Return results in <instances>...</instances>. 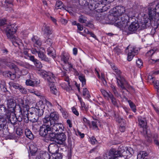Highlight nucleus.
I'll use <instances>...</instances> for the list:
<instances>
[{
    "mask_svg": "<svg viewBox=\"0 0 159 159\" xmlns=\"http://www.w3.org/2000/svg\"><path fill=\"white\" fill-rule=\"evenodd\" d=\"M148 16H144L143 22L141 23V29H144L149 27L152 23L157 22L159 20V2L155 4H150L148 8Z\"/></svg>",
    "mask_w": 159,
    "mask_h": 159,
    "instance_id": "nucleus-1",
    "label": "nucleus"
},
{
    "mask_svg": "<svg viewBox=\"0 0 159 159\" xmlns=\"http://www.w3.org/2000/svg\"><path fill=\"white\" fill-rule=\"evenodd\" d=\"M99 17L101 20L107 19V18L105 19L104 18L102 20L100 17ZM107 18H108L110 20L114 22L118 27L122 28L124 30L127 28L126 27L128 25L129 20V17L128 15L123 14V16H121L115 17L113 15H112L109 16Z\"/></svg>",
    "mask_w": 159,
    "mask_h": 159,
    "instance_id": "nucleus-2",
    "label": "nucleus"
},
{
    "mask_svg": "<svg viewBox=\"0 0 159 159\" xmlns=\"http://www.w3.org/2000/svg\"><path fill=\"white\" fill-rule=\"evenodd\" d=\"M16 30V27L14 24L7 25L5 29L7 37L11 41L13 44L16 47L22 44L21 40L14 35Z\"/></svg>",
    "mask_w": 159,
    "mask_h": 159,
    "instance_id": "nucleus-3",
    "label": "nucleus"
},
{
    "mask_svg": "<svg viewBox=\"0 0 159 159\" xmlns=\"http://www.w3.org/2000/svg\"><path fill=\"white\" fill-rule=\"evenodd\" d=\"M114 0H98L97 1L95 4V8H98L97 10L99 12H100V14L98 15V16L100 17L101 19H103L107 18L106 16V14L105 11H106L108 9V8L106 7V5L108 3L111 2H113Z\"/></svg>",
    "mask_w": 159,
    "mask_h": 159,
    "instance_id": "nucleus-4",
    "label": "nucleus"
},
{
    "mask_svg": "<svg viewBox=\"0 0 159 159\" xmlns=\"http://www.w3.org/2000/svg\"><path fill=\"white\" fill-rule=\"evenodd\" d=\"M20 115L22 117H23L24 121L28 123L29 120L30 121H34L37 119V117L34 120L33 118H30L31 117L29 114V112L28 111L29 106L26 102H25L23 100H21V102L20 103Z\"/></svg>",
    "mask_w": 159,
    "mask_h": 159,
    "instance_id": "nucleus-5",
    "label": "nucleus"
},
{
    "mask_svg": "<svg viewBox=\"0 0 159 159\" xmlns=\"http://www.w3.org/2000/svg\"><path fill=\"white\" fill-rule=\"evenodd\" d=\"M127 148L126 147L120 146L118 150H116L114 149L111 150L108 153L107 159H117V157L120 156L121 155L125 157H127V155L125 154Z\"/></svg>",
    "mask_w": 159,
    "mask_h": 159,
    "instance_id": "nucleus-6",
    "label": "nucleus"
},
{
    "mask_svg": "<svg viewBox=\"0 0 159 159\" xmlns=\"http://www.w3.org/2000/svg\"><path fill=\"white\" fill-rule=\"evenodd\" d=\"M44 124L40 127L39 129V134L42 136L47 135L48 132L50 131V126H51L48 123L49 120V116H46L43 120Z\"/></svg>",
    "mask_w": 159,
    "mask_h": 159,
    "instance_id": "nucleus-7",
    "label": "nucleus"
},
{
    "mask_svg": "<svg viewBox=\"0 0 159 159\" xmlns=\"http://www.w3.org/2000/svg\"><path fill=\"white\" fill-rule=\"evenodd\" d=\"M39 73L41 76L47 80L48 83L54 82L55 81L56 77L51 72H47L46 71L41 70L39 71Z\"/></svg>",
    "mask_w": 159,
    "mask_h": 159,
    "instance_id": "nucleus-8",
    "label": "nucleus"
},
{
    "mask_svg": "<svg viewBox=\"0 0 159 159\" xmlns=\"http://www.w3.org/2000/svg\"><path fill=\"white\" fill-rule=\"evenodd\" d=\"M139 124L140 126L143 128L144 133L146 134L145 138L147 141L148 142H151L152 141V137L151 134L146 130L147 123L144 120L139 119Z\"/></svg>",
    "mask_w": 159,
    "mask_h": 159,
    "instance_id": "nucleus-9",
    "label": "nucleus"
},
{
    "mask_svg": "<svg viewBox=\"0 0 159 159\" xmlns=\"http://www.w3.org/2000/svg\"><path fill=\"white\" fill-rule=\"evenodd\" d=\"M50 128L51 132L57 134L63 132L64 129V127L62 124L55 122L51 124Z\"/></svg>",
    "mask_w": 159,
    "mask_h": 159,
    "instance_id": "nucleus-10",
    "label": "nucleus"
},
{
    "mask_svg": "<svg viewBox=\"0 0 159 159\" xmlns=\"http://www.w3.org/2000/svg\"><path fill=\"white\" fill-rule=\"evenodd\" d=\"M49 112H50V115H47L49 116V118L48 123L51 125L52 124L58 121L59 119V116L57 112L54 111V110L52 108L50 109V111Z\"/></svg>",
    "mask_w": 159,
    "mask_h": 159,
    "instance_id": "nucleus-11",
    "label": "nucleus"
},
{
    "mask_svg": "<svg viewBox=\"0 0 159 159\" xmlns=\"http://www.w3.org/2000/svg\"><path fill=\"white\" fill-rule=\"evenodd\" d=\"M6 102L7 110L11 112L15 113L16 104L13 98L12 97L7 98Z\"/></svg>",
    "mask_w": 159,
    "mask_h": 159,
    "instance_id": "nucleus-12",
    "label": "nucleus"
},
{
    "mask_svg": "<svg viewBox=\"0 0 159 159\" xmlns=\"http://www.w3.org/2000/svg\"><path fill=\"white\" fill-rule=\"evenodd\" d=\"M61 75L64 77V80L67 83H64L61 84V86L63 89H65L67 91L70 92L72 90V87L69 85V77L67 75L65 71H63L61 73Z\"/></svg>",
    "mask_w": 159,
    "mask_h": 159,
    "instance_id": "nucleus-13",
    "label": "nucleus"
},
{
    "mask_svg": "<svg viewBox=\"0 0 159 159\" xmlns=\"http://www.w3.org/2000/svg\"><path fill=\"white\" fill-rule=\"evenodd\" d=\"M127 48L128 49L127 60L129 61H131L134 56L137 54L139 50L135 47L129 46Z\"/></svg>",
    "mask_w": 159,
    "mask_h": 159,
    "instance_id": "nucleus-14",
    "label": "nucleus"
},
{
    "mask_svg": "<svg viewBox=\"0 0 159 159\" xmlns=\"http://www.w3.org/2000/svg\"><path fill=\"white\" fill-rule=\"evenodd\" d=\"M66 139V135L62 132L58 134L57 135L55 142L58 144H61L65 141Z\"/></svg>",
    "mask_w": 159,
    "mask_h": 159,
    "instance_id": "nucleus-15",
    "label": "nucleus"
},
{
    "mask_svg": "<svg viewBox=\"0 0 159 159\" xmlns=\"http://www.w3.org/2000/svg\"><path fill=\"white\" fill-rule=\"evenodd\" d=\"M125 7L121 6H116L115 9L113 8V12L114 14H116V17L123 16L122 14L125 12Z\"/></svg>",
    "mask_w": 159,
    "mask_h": 159,
    "instance_id": "nucleus-16",
    "label": "nucleus"
},
{
    "mask_svg": "<svg viewBox=\"0 0 159 159\" xmlns=\"http://www.w3.org/2000/svg\"><path fill=\"white\" fill-rule=\"evenodd\" d=\"M7 123L6 119L3 117H0V134L5 135L6 134L4 133L5 129L4 127L6 126Z\"/></svg>",
    "mask_w": 159,
    "mask_h": 159,
    "instance_id": "nucleus-17",
    "label": "nucleus"
},
{
    "mask_svg": "<svg viewBox=\"0 0 159 159\" xmlns=\"http://www.w3.org/2000/svg\"><path fill=\"white\" fill-rule=\"evenodd\" d=\"M15 113H8L7 115V118L11 123L13 125H15L17 122V118L15 114Z\"/></svg>",
    "mask_w": 159,
    "mask_h": 159,
    "instance_id": "nucleus-18",
    "label": "nucleus"
},
{
    "mask_svg": "<svg viewBox=\"0 0 159 159\" xmlns=\"http://www.w3.org/2000/svg\"><path fill=\"white\" fill-rule=\"evenodd\" d=\"M48 150L51 153L55 154L58 152L59 147L56 143H51L48 146Z\"/></svg>",
    "mask_w": 159,
    "mask_h": 159,
    "instance_id": "nucleus-19",
    "label": "nucleus"
},
{
    "mask_svg": "<svg viewBox=\"0 0 159 159\" xmlns=\"http://www.w3.org/2000/svg\"><path fill=\"white\" fill-rule=\"evenodd\" d=\"M139 25L136 22H133L128 27L129 30L132 33H134L139 28Z\"/></svg>",
    "mask_w": 159,
    "mask_h": 159,
    "instance_id": "nucleus-20",
    "label": "nucleus"
},
{
    "mask_svg": "<svg viewBox=\"0 0 159 159\" xmlns=\"http://www.w3.org/2000/svg\"><path fill=\"white\" fill-rule=\"evenodd\" d=\"M79 0V3L80 4H81V5L84 7V8L85 7L86 9L88 8L90 10H93L94 9V7H93V6L91 4H89V2H88L89 0H83L82 2L81 3V1Z\"/></svg>",
    "mask_w": 159,
    "mask_h": 159,
    "instance_id": "nucleus-21",
    "label": "nucleus"
},
{
    "mask_svg": "<svg viewBox=\"0 0 159 159\" xmlns=\"http://www.w3.org/2000/svg\"><path fill=\"white\" fill-rule=\"evenodd\" d=\"M29 148L30 153L32 156L35 155L38 152L37 148L34 143H31L29 145Z\"/></svg>",
    "mask_w": 159,
    "mask_h": 159,
    "instance_id": "nucleus-22",
    "label": "nucleus"
},
{
    "mask_svg": "<svg viewBox=\"0 0 159 159\" xmlns=\"http://www.w3.org/2000/svg\"><path fill=\"white\" fill-rule=\"evenodd\" d=\"M30 60L33 61L35 66L38 68H41L42 66L41 62L39 60L35 58L33 56L30 57Z\"/></svg>",
    "mask_w": 159,
    "mask_h": 159,
    "instance_id": "nucleus-23",
    "label": "nucleus"
},
{
    "mask_svg": "<svg viewBox=\"0 0 159 159\" xmlns=\"http://www.w3.org/2000/svg\"><path fill=\"white\" fill-rule=\"evenodd\" d=\"M32 40L34 43V47L37 46L40 47L42 44L40 40L36 36H34L32 38Z\"/></svg>",
    "mask_w": 159,
    "mask_h": 159,
    "instance_id": "nucleus-24",
    "label": "nucleus"
},
{
    "mask_svg": "<svg viewBox=\"0 0 159 159\" xmlns=\"http://www.w3.org/2000/svg\"><path fill=\"white\" fill-rule=\"evenodd\" d=\"M3 75L6 77H8L10 78L11 80H14L16 77V75L13 73H12L10 71H6L4 72L3 73Z\"/></svg>",
    "mask_w": 159,
    "mask_h": 159,
    "instance_id": "nucleus-25",
    "label": "nucleus"
},
{
    "mask_svg": "<svg viewBox=\"0 0 159 159\" xmlns=\"http://www.w3.org/2000/svg\"><path fill=\"white\" fill-rule=\"evenodd\" d=\"M48 83V84L50 88L51 93L55 95L58 93V91L56 87L54 85V83Z\"/></svg>",
    "mask_w": 159,
    "mask_h": 159,
    "instance_id": "nucleus-26",
    "label": "nucleus"
},
{
    "mask_svg": "<svg viewBox=\"0 0 159 159\" xmlns=\"http://www.w3.org/2000/svg\"><path fill=\"white\" fill-rule=\"evenodd\" d=\"M11 59L10 58H7L4 61L6 65L9 66L10 68L14 69L16 66L14 64L12 63Z\"/></svg>",
    "mask_w": 159,
    "mask_h": 159,
    "instance_id": "nucleus-27",
    "label": "nucleus"
},
{
    "mask_svg": "<svg viewBox=\"0 0 159 159\" xmlns=\"http://www.w3.org/2000/svg\"><path fill=\"white\" fill-rule=\"evenodd\" d=\"M39 155L42 159H51V158L49 154L47 152L41 151L40 152ZM62 157H61L59 159H61Z\"/></svg>",
    "mask_w": 159,
    "mask_h": 159,
    "instance_id": "nucleus-28",
    "label": "nucleus"
},
{
    "mask_svg": "<svg viewBox=\"0 0 159 159\" xmlns=\"http://www.w3.org/2000/svg\"><path fill=\"white\" fill-rule=\"evenodd\" d=\"M38 56L41 60L44 61L46 62H49L50 60L46 57V56L44 54V53L41 51H40L38 53Z\"/></svg>",
    "mask_w": 159,
    "mask_h": 159,
    "instance_id": "nucleus-29",
    "label": "nucleus"
},
{
    "mask_svg": "<svg viewBox=\"0 0 159 159\" xmlns=\"http://www.w3.org/2000/svg\"><path fill=\"white\" fill-rule=\"evenodd\" d=\"M69 56L65 52H63L61 55V60L65 64L68 62Z\"/></svg>",
    "mask_w": 159,
    "mask_h": 159,
    "instance_id": "nucleus-30",
    "label": "nucleus"
},
{
    "mask_svg": "<svg viewBox=\"0 0 159 159\" xmlns=\"http://www.w3.org/2000/svg\"><path fill=\"white\" fill-rule=\"evenodd\" d=\"M7 111V109L4 105H0V115L2 116L6 115Z\"/></svg>",
    "mask_w": 159,
    "mask_h": 159,
    "instance_id": "nucleus-31",
    "label": "nucleus"
},
{
    "mask_svg": "<svg viewBox=\"0 0 159 159\" xmlns=\"http://www.w3.org/2000/svg\"><path fill=\"white\" fill-rule=\"evenodd\" d=\"M78 99L79 100L80 102L81 108L82 110H84L86 111H88L89 107L88 106H86L84 102L83 101L81 98L79 96H78Z\"/></svg>",
    "mask_w": 159,
    "mask_h": 159,
    "instance_id": "nucleus-32",
    "label": "nucleus"
},
{
    "mask_svg": "<svg viewBox=\"0 0 159 159\" xmlns=\"http://www.w3.org/2000/svg\"><path fill=\"white\" fill-rule=\"evenodd\" d=\"M44 108L45 105L43 104V102L41 101L36 104V106L34 109L43 110Z\"/></svg>",
    "mask_w": 159,
    "mask_h": 159,
    "instance_id": "nucleus-33",
    "label": "nucleus"
},
{
    "mask_svg": "<svg viewBox=\"0 0 159 159\" xmlns=\"http://www.w3.org/2000/svg\"><path fill=\"white\" fill-rule=\"evenodd\" d=\"M43 30L44 34H46V35H50L52 34L51 29L47 25H45L44 27L43 28Z\"/></svg>",
    "mask_w": 159,
    "mask_h": 159,
    "instance_id": "nucleus-34",
    "label": "nucleus"
},
{
    "mask_svg": "<svg viewBox=\"0 0 159 159\" xmlns=\"http://www.w3.org/2000/svg\"><path fill=\"white\" fill-rule=\"evenodd\" d=\"M83 95L85 98H89L90 97L89 92L86 88H84L82 92Z\"/></svg>",
    "mask_w": 159,
    "mask_h": 159,
    "instance_id": "nucleus-35",
    "label": "nucleus"
},
{
    "mask_svg": "<svg viewBox=\"0 0 159 159\" xmlns=\"http://www.w3.org/2000/svg\"><path fill=\"white\" fill-rule=\"evenodd\" d=\"M148 155L147 153L144 151L140 152L137 155V159H144V157Z\"/></svg>",
    "mask_w": 159,
    "mask_h": 159,
    "instance_id": "nucleus-36",
    "label": "nucleus"
},
{
    "mask_svg": "<svg viewBox=\"0 0 159 159\" xmlns=\"http://www.w3.org/2000/svg\"><path fill=\"white\" fill-rule=\"evenodd\" d=\"M111 100L112 104L115 107H118V103L116 101V99L114 97L112 94H110V97L109 98Z\"/></svg>",
    "mask_w": 159,
    "mask_h": 159,
    "instance_id": "nucleus-37",
    "label": "nucleus"
},
{
    "mask_svg": "<svg viewBox=\"0 0 159 159\" xmlns=\"http://www.w3.org/2000/svg\"><path fill=\"white\" fill-rule=\"evenodd\" d=\"M25 134L29 139H32L34 138V135L31 131L29 129H26L25 130Z\"/></svg>",
    "mask_w": 159,
    "mask_h": 159,
    "instance_id": "nucleus-38",
    "label": "nucleus"
},
{
    "mask_svg": "<svg viewBox=\"0 0 159 159\" xmlns=\"http://www.w3.org/2000/svg\"><path fill=\"white\" fill-rule=\"evenodd\" d=\"M57 134L55 133H53V132H50L49 134V139L51 141L55 142V139Z\"/></svg>",
    "mask_w": 159,
    "mask_h": 159,
    "instance_id": "nucleus-39",
    "label": "nucleus"
},
{
    "mask_svg": "<svg viewBox=\"0 0 159 159\" xmlns=\"http://www.w3.org/2000/svg\"><path fill=\"white\" fill-rule=\"evenodd\" d=\"M66 66H68V68H67L66 69H65L66 70H72V69L74 70H76L75 68H74L73 66L70 63L68 62L63 67V69H65Z\"/></svg>",
    "mask_w": 159,
    "mask_h": 159,
    "instance_id": "nucleus-40",
    "label": "nucleus"
},
{
    "mask_svg": "<svg viewBox=\"0 0 159 159\" xmlns=\"http://www.w3.org/2000/svg\"><path fill=\"white\" fill-rule=\"evenodd\" d=\"M9 84L11 87H12L13 88L16 89H18L20 88V86L19 84L15 83L13 82H10L9 83Z\"/></svg>",
    "mask_w": 159,
    "mask_h": 159,
    "instance_id": "nucleus-41",
    "label": "nucleus"
},
{
    "mask_svg": "<svg viewBox=\"0 0 159 159\" xmlns=\"http://www.w3.org/2000/svg\"><path fill=\"white\" fill-rule=\"evenodd\" d=\"M79 78L80 80L82 83V86H84V85L86 84V80L85 76L81 74H80L79 76Z\"/></svg>",
    "mask_w": 159,
    "mask_h": 159,
    "instance_id": "nucleus-42",
    "label": "nucleus"
},
{
    "mask_svg": "<svg viewBox=\"0 0 159 159\" xmlns=\"http://www.w3.org/2000/svg\"><path fill=\"white\" fill-rule=\"evenodd\" d=\"M13 0H6L5 1V7L7 8L11 7L13 6Z\"/></svg>",
    "mask_w": 159,
    "mask_h": 159,
    "instance_id": "nucleus-43",
    "label": "nucleus"
},
{
    "mask_svg": "<svg viewBox=\"0 0 159 159\" xmlns=\"http://www.w3.org/2000/svg\"><path fill=\"white\" fill-rule=\"evenodd\" d=\"M128 102L130 108L133 111L135 112L136 111V109L135 104L130 100H128Z\"/></svg>",
    "mask_w": 159,
    "mask_h": 159,
    "instance_id": "nucleus-44",
    "label": "nucleus"
},
{
    "mask_svg": "<svg viewBox=\"0 0 159 159\" xmlns=\"http://www.w3.org/2000/svg\"><path fill=\"white\" fill-rule=\"evenodd\" d=\"M40 48V47L38 46L37 47H34H34L31 49V51L32 53L34 54H38L40 52L39 50V48Z\"/></svg>",
    "mask_w": 159,
    "mask_h": 159,
    "instance_id": "nucleus-45",
    "label": "nucleus"
},
{
    "mask_svg": "<svg viewBox=\"0 0 159 159\" xmlns=\"http://www.w3.org/2000/svg\"><path fill=\"white\" fill-rule=\"evenodd\" d=\"M111 87L112 90V92L115 96L117 97H119L120 96V94L117 91L116 87L113 85H111Z\"/></svg>",
    "mask_w": 159,
    "mask_h": 159,
    "instance_id": "nucleus-46",
    "label": "nucleus"
},
{
    "mask_svg": "<svg viewBox=\"0 0 159 159\" xmlns=\"http://www.w3.org/2000/svg\"><path fill=\"white\" fill-rule=\"evenodd\" d=\"M116 79L117 80V83L118 84V85L121 89H126L124 87L123 84L121 80L119 78H116Z\"/></svg>",
    "mask_w": 159,
    "mask_h": 159,
    "instance_id": "nucleus-47",
    "label": "nucleus"
},
{
    "mask_svg": "<svg viewBox=\"0 0 159 159\" xmlns=\"http://www.w3.org/2000/svg\"><path fill=\"white\" fill-rule=\"evenodd\" d=\"M62 2L61 1H57L56 2L55 5V8L58 9H61L62 7L63 9H66L64 7L62 6Z\"/></svg>",
    "mask_w": 159,
    "mask_h": 159,
    "instance_id": "nucleus-48",
    "label": "nucleus"
},
{
    "mask_svg": "<svg viewBox=\"0 0 159 159\" xmlns=\"http://www.w3.org/2000/svg\"><path fill=\"white\" fill-rule=\"evenodd\" d=\"M148 79H150V80H152V81L155 84L157 89L159 88V81L158 80H156L155 81L154 80H153V78L151 76L148 77Z\"/></svg>",
    "mask_w": 159,
    "mask_h": 159,
    "instance_id": "nucleus-49",
    "label": "nucleus"
},
{
    "mask_svg": "<svg viewBox=\"0 0 159 159\" xmlns=\"http://www.w3.org/2000/svg\"><path fill=\"white\" fill-rule=\"evenodd\" d=\"M36 115H38V116H42L44 113L43 110H40L38 109H34Z\"/></svg>",
    "mask_w": 159,
    "mask_h": 159,
    "instance_id": "nucleus-50",
    "label": "nucleus"
},
{
    "mask_svg": "<svg viewBox=\"0 0 159 159\" xmlns=\"http://www.w3.org/2000/svg\"><path fill=\"white\" fill-rule=\"evenodd\" d=\"M156 51V49L155 48L149 50L148 52L146 53V56L148 57L151 56L153 55V54Z\"/></svg>",
    "mask_w": 159,
    "mask_h": 159,
    "instance_id": "nucleus-51",
    "label": "nucleus"
},
{
    "mask_svg": "<svg viewBox=\"0 0 159 159\" xmlns=\"http://www.w3.org/2000/svg\"><path fill=\"white\" fill-rule=\"evenodd\" d=\"M86 21V18L83 15H81L79 17V21L81 23H84Z\"/></svg>",
    "mask_w": 159,
    "mask_h": 159,
    "instance_id": "nucleus-52",
    "label": "nucleus"
},
{
    "mask_svg": "<svg viewBox=\"0 0 159 159\" xmlns=\"http://www.w3.org/2000/svg\"><path fill=\"white\" fill-rule=\"evenodd\" d=\"M136 64L139 68H140L143 66V62L141 59H138L136 61Z\"/></svg>",
    "mask_w": 159,
    "mask_h": 159,
    "instance_id": "nucleus-53",
    "label": "nucleus"
},
{
    "mask_svg": "<svg viewBox=\"0 0 159 159\" xmlns=\"http://www.w3.org/2000/svg\"><path fill=\"white\" fill-rule=\"evenodd\" d=\"M101 92L103 95L105 97L109 98L110 94H112L111 93H108L104 89H101Z\"/></svg>",
    "mask_w": 159,
    "mask_h": 159,
    "instance_id": "nucleus-54",
    "label": "nucleus"
},
{
    "mask_svg": "<svg viewBox=\"0 0 159 159\" xmlns=\"http://www.w3.org/2000/svg\"><path fill=\"white\" fill-rule=\"evenodd\" d=\"M25 84H26L27 85H29L32 86H34L33 81L30 80H26V81Z\"/></svg>",
    "mask_w": 159,
    "mask_h": 159,
    "instance_id": "nucleus-55",
    "label": "nucleus"
},
{
    "mask_svg": "<svg viewBox=\"0 0 159 159\" xmlns=\"http://www.w3.org/2000/svg\"><path fill=\"white\" fill-rule=\"evenodd\" d=\"M61 112L62 113L63 117L65 119H67L68 116V113L66 110H62Z\"/></svg>",
    "mask_w": 159,
    "mask_h": 159,
    "instance_id": "nucleus-56",
    "label": "nucleus"
},
{
    "mask_svg": "<svg viewBox=\"0 0 159 159\" xmlns=\"http://www.w3.org/2000/svg\"><path fill=\"white\" fill-rule=\"evenodd\" d=\"M18 90L22 93L25 94L27 93V90L26 89L21 85L20 86V87Z\"/></svg>",
    "mask_w": 159,
    "mask_h": 159,
    "instance_id": "nucleus-57",
    "label": "nucleus"
},
{
    "mask_svg": "<svg viewBox=\"0 0 159 159\" xmlns=\"http://www.w3.org/2000/svg\"><path fill=\"white\" fill-rule=\"evenodd\" d=\"M98 122V120H94L92 121V124L94 128H98L97 123Z\"/></svg>",
    "mask_w": 159,
    "mask_h": 159,
    "instance_id": "nucleus-58",
    "label": "nucleus"
},
{
    "mask_svg": "<svg viewBox=\"0 0 159 159\" xmlns=\"http://www.w3.org/2000/svg\"><path fill=\"white\" fill-rule=\"evenodd\" d=\"M90 140L91 143L93 145L94 144L97 142V141L96 138L94 137H93V136L92 137L90 138Z\"/></svg>",
    "mask_w": 159,
    "mask_h": 159,
    "instance_id": "nucleus-59",
    "label": "nucleus"
},
{
    "mask_svg": "<svg viewBox=\"0 0 159 159\" xmlns=\"http://www.w3.org/2000/svg\"><path fill=\"white\" fill-rule=\"evenodd\" d=\"M83 121L85 125H90L89 121L87 120L86 118L84 117L83 119Z\"/></svg>",
    "mask_w": 159,
    "mask_h": 159,
    "instance_id": "nucleus-60",
    "label": "nucleus"
},
{
    "mask_svg": "<svg viewBox=\"0 0 159 159\" xmlns=\"http://www.w3.org/2000/svg\"><path fill=\"white\" fill-rule=\"evenodd\" d=\"M19 64L20 66L26 68H28L30 67V65L27 63H24L23 62H21L19 63Z\"/></svg>",
    "mask_w": 159,
    "mask_h": 159,
    "instance_id": "nucleus-61",
    "label": "nucleus"
},
{
    "mask_svg": "<svg viewBox=\"0 0 159 159\" xmlns=\"http://www.w3.org/2000/svg\"><path fill=\"white\" fill-rule=\"evenodd\" d=\"M6 20L4 19H0V25L2 26L6 24Z\"/></svg>",
    "mask_w": 159,
    "mask_h": 159,
    "instance_id": "nucleus-62",
    "label": "nucleus"
},
{
    "mask_svg": "<svg viewBox=\"0 0 159 159\" xmlns=\"http://www.w3.org/2000/svg\"><path fill=\"white\" fill-rule=\"evenodd\" d=\"M72 111L77 116L79 115V113L76 109L74 107L72 108Z\"/></svg>",
    "mask_w": 159,
    "mask_h": 159,
    "instance_id": "nucleus-63",
    "label": "nucleus"
},
{
    "mask_svg": "<svg viewBox=\"0 0 159 159\" xmlns=\"http://www.w3.org/2000/svg\"><path fill=\"white\" fill-rule=\"evenodd\" d=\"M46 43L49 46H51L52 43V41L51 39L48 38L46 40Z\"/></svg>",
    "mask_w": 159,
    "mask_h": 159,
    "instance_id": "nucleus-64",
    "label": "nucleus"
}]
</instances>
